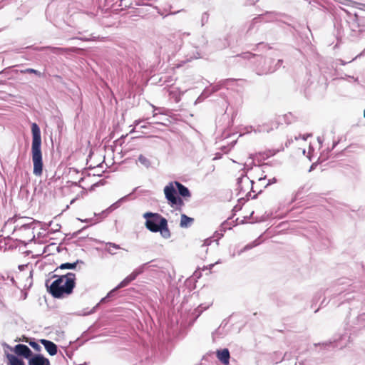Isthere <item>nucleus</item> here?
<instances>
[{"instance_id":"16","label":"nucleus","mask_w":365,"mask_h":365,"mask_svg":"<svg viewBox=\"0 0 365 365\" xmlns=\"http://www.w3.org/2000/svg\"><path fill=\"white\" fill-rule=\"evenodd\" d=\"M40 342L51 356H54L57 354L58 347L53 341L43 339L40 340Z\"/></svg>"},{"instance_id":"54","label":"nucleus","mask_w":365,"mask_h":365,"mask_svg":"<svg viewBox=\"0 0 365 365\" xmlns=\"http://www.w3.org/2000/svg\"><path fill=\"white\" fill-rule=\"evenodd\" d=\"M291 142H292V140H289V141H288V143H289V144H290V143H291Z\"/></svg>"},{"instance_id":"46","label":"nucleus","mask_w":365,"mask_h":365,"mask_svg":"<svg viewBox=\"0 0 365 365\" xmlns=\"http://www.w3.org/2000/svg\"><path fill=\"white\" fill-rule=\"evenodd\" d=\"M153 108H154V111H155V110H159L160 109V108H155V107H154V106H153Z\"/></svg>"},{"instance_id":"42","label":"nucleus","mask_w":365,"mask_h":365,"mask_svg":"<svg viewBox=\"0 0 365 365\" xmlns=\"http://www.w3.org/2000/svg\"><path fill=\"white\" fill-rule=\"evenodd\" d=\"M78 38L80 40H82V41H88L91 40L90 38Z\"/></svg>"},{"instance_id":"18","label":"nucleus","mask_w":365,"mask_h":365,"mask_svg":"<svg viewBox=\"0 0 365 365\" xmlns=\"http://www.w3.org/2000/svg\"><path fill=\"white\" fill-rule=\"evenodd\" d=\"M231 229V222H229L227 220L224 221L220 226L219 229L215 231V237H217V239H220L224 235V232L227 230Z\"/></svg>"},{"instance_id":"10","label":"nucleus","mask_w":365,"mask_h":365,"mask_svg":"<svg viewBox=\"0 0 365 365\" xmlns=\"http://www.w3.org/2000/svg\"><path fill=\"white\" fill-rule=\"evenodd\" d=\"M137 189L138 187L134 188L131 193L120 198L118 201L113 203L110 207L103 210L101 213L98 215L95 214V215L99 216L101 217V220L106 218L113 210L118 208L123 202H125L128 199V197L137 190Z\"/></svg>"},{"instance_id":"50","label":"nucleus","mask_w":365,"mask_h":365,"mask_svg":"<svg viewBox=\"0 0 365 365\" xmlns=\"http://www.w3.org/2000/svg\"><path fill=\"white\" fill-rule=\"evenodd\" d=\"M341 62L342 65H345L346 64V63L344 61H341Z\"/></svg>"},{"instance_id":"7","label":"nucleus","mask_w":365,"mask_h":365,"mask_svg":"<svg viewBox=\"0 0 365 365\" xmlns=\"http://www.w3.org/2000/svg\"><path fill=\"white\" fill-rule=\"evenodd\" d=\"M164 193L171 207H181L184 205L182 200L177 193L174 182H170L165 187Z\"/></svg>"},{"instance_id":"55","label":"nucleus","mask_w":365,"mask_h":365,"mask_svg":"<svg viewBox=\"0 0 365 365\" xmlns=\"http://www.w3.org/2000/svg\"><path fill=\"white\" fill-rule=\"evenodd\" d=\"M291 142H292V140H289V141H288V143H289V144H290V143H291Z\"/></svg>"},{"instance_id":"20","label":"nucleus","mask_w":365,"mask_h":365,"mask_svg":"<svg viewBox=\"0 0 365 365\" xmlns=\"http://www.w3.org/2000/svg\"><path fill=\"white\" fill-rule=\"evenodd\" d=\"M253 182H254L252 180H250L249 178L246 176L242 175V177L238 178L237 182V190H238L239 194L245 191L244 190L242 184H246L247 185L251 184L252 185Z\"/></svg>"},{"instance_id":"28","label":"nucleus","mask_w":365,"mask_h":365,"mask_svg":"<svg viewBox=\"0 0 365 365\" xmlns=\"http://www.w3.org/2000/svg\"><path fill=\"white\" fill-rule=\"evenodd\" d=\"M365 314H361L359 315L358 317H357V322H358V326L357 327H354V332L359 329H361L362 327H365V325L362 324V322L365 320Z\"/></svg>"},{"instance_id":"51","label":"nucleus","mask_w":365,"mask_h":365,"mask_svg":"<svg viewBox=\"0 0 365 365\" xmlns=\"http://www.w3.org/2000/svg\"><path fill=\"white\" fill-rule=\"evenodd\" d=\"M140 128H146V126H145V125H143Z\"/></svg>"},{"instance_id":"23","label":"nucleus","mask_w":365,"mask_h":365,"mask_svg":"<svg viewBox=\"0 0 365 365\" xmlns=\"http://www.w3.org/2000/svg\"><path fill=\"white\" fill-rule=\"evenodd\" d=\"M34 222L29 223H24L21 225H16L14 228V232H18L22 230H34V227H33Z\"/></svg>"},{"instance_id":"41","label":"nucleus","mask_w":365,"mask_h":365,"mask_svg":"<svg viewBox=\"0 0 365 365\" xmlns=\"http://www.w3.org/2000/svg\"><path fill=\"white\" fill-rule=\"evenodd\" d=\"M140 122H141V120H135L134 121V126L135 127V126L138 125Z\"/></svg>"},{"instance_id":"21","label":"nucleus","mask_w":365,"mask_h":365,"mask_svg":"<svg viewBox=\"0 0 365 365\" xmlns=\"http://www.w3.org/2000/svg\"><path fill=\"white\" fill-rule=\"evenodd\" d=\"M193 222V218L187 216L185 214H182L180 217V226L182 228H187L191 226Z\"/></svg>"},{"instance_id":"37","label":"nucleus","mask_w":365,"mask_h":365,"mask_svg":"<svg viewBox=\"0 0 365 365\" xmlns=\"http://www.w3.org/2000/svg\"><path fill=\"white\" fill-rule=\"evenodd\" d=\"M277 182V180L275 178H273L272 179L269 180L268 182L264 185V187H267L268 185Z\"/></svg>"},{"instance_id":"1","label":"nucleus","mask_w":365,"mask_h":365,"mask_svg":"<svg viewBox=\"0 0 365 365\" xmlns=\"http://www.w3.org/2000/svg\"><path fill=\"white\" fill-rule=\"evenodd\" d=\"M53 277H57L51 285H48L46 282L48 292L52 297L57 299H61L70 295L76 286V274L73 272H68L66 274L57 276L53 275Z\"/></svg>"},{"instance_id":"38","label":"nucleus","mask_w":365,"mask_h":365,"mask_svg":"<svg viewBox=\"0 0 365 365\" xmlns=\"http://www.w3.org/2000/svg\"><path fill=\"white\" fill-rule=\"evenodd\" d=\"M257 131L258 132H262V131H267V132H269V129H266L264 126L263 127H259L258 129H257ZM255 132H257V130H255Z\"/></svg>"},{"instance_id":"34","label":"nucleus","mask_w":365,"mask_h":365,"mask_svg":"<svg viewBox=\"0 0 365 365\" xmlns=\"http://www.w3.org/2000/svg\"><path fill=\"white\" fill-rule=\"evenodd\" d=\"M311 136V134H307V135H299L298 136H295V140H299V138H302L304 140H307V138Z\"/></svg>"},{"instance_id":"52","label":"nucleus","mask_w":365,"mask_h":365,"mask_svg":"<svg viewBox=\"0 0 365 365\" xmlns=\"http://www.w3.org/2000/svg\"><path fill=\"white\" fill-rule=\"evenodd\" d=\"M157 115H158V113H153V117H155Z\"/></svg>"},{"instance_id":"3","label":"nucleus","mask_w":365,"mask_h":365,"mask_svg":"<svg viewBox=\"0 0 365 365\" xmlns=\"http://www.w3.org/2000/svg\"><path fill=\"white\" fill-rule=\"evenodd\" d=\"M32 144L31 154L34 163V174L36 176H41L43 173V160L41 152V134L39 126L37 123L31 124Z\"/></svg>"},{"instance_id":"53","label":"nucleus","mask_w":365,"mask_h":365,"mask_svg":"<svg viewBox=\"0 0 365 365\" xmlns=\"http://www.w3.org/2000/svg\"><path fill=\"white\" fill-rule=\"evenodd\" d=\"M336 143H334L333 145L332 149L336 146Z\"/></svg>"},{"instance_id":"5","label":"nucleus","mask_w":365,"mask_h":365,"mask_svg":"<svg viewBox=\"0 0 365 365\" xmlns=\"http://www.w3.org/2000/svg\"><path fill=\"white\" fill-rule=\"evenodd\" d=\"M351 333L346 331L337 332L334 336L332 340L323 342L322 344H315L314 346H320L324 349H329L330 347L342 349L346 347L351 341Z\"/></svg>"},{"instance_id":"6","label":"nucleus","mask_w":365,"mask_h":365,"mask_svg":"<svg viewBox=\"0 0 365 365\" xmlns=\"http://www.w3.org/2000/svg\"><path fill=\"white\" fill-rule=\"evenodd\" d=\"M189 36V33L177 32L173 34L164 46L165 50L171 56H175L181 48L182 45V36Z\"/></svg>"},{"instance_id":"24","label":"nucleus","mask_w":365,"mask_h":365,"mask_svg":"<svg viewBox=\"0 0 365 365\" xmlns=\"http://www.w3.org/2000/svg\"><path fill=\"white\" fill-rule=\"evenodd\" d=\"M78 263H83V261L77 259L75 262H73V263H70V262L63 263V264H61L57 268V269H76V266H77V264Z\"/></svg>"},{"instance_id":"19","label":"nucleus","mask_w":365,"mask_h":365,"mask_svg":"<svg viewBox=\"0 0 365 365\" xmlns=\"http://www.w3.org/2000/svg\"><path fill=\"white\" fill-rule=\"evenodd\" d=\"M174 184L175 185L178 194L180 196L183 197H190L191 196V193L186 186L178 181H175Z\"/></svg>"},{"instance_id":"14","label":"nucleus","mask_w":365,"mask_h":365,"mask_svg":"<svg viewBox=\"0 0 365 365\" xmlns=\"http://www.w3.org/2000/svg\"><path fill=\"white\" fill-rule=\"evenodd\" d=\"M206 43V40L204 38L203 36H202L200 46L205 45ZM192 47L195 48V51H192V53H188L186 55V61L185 62L190 61L192 59H197L201 58V52L199 50L200 45H193Z\"/></svg>"},{"instance_id":"25","label":"nucleus","mask_w":365,"mask_h":365,"mask_svg":"<svg viewBox=\"0 0 365 365\" xmlns=\"http://www.w3.org/2000/svg\"><path fill=\"white\" fill-rule=\"evenodd\" d=\"M106 247L105 248V250L110 255L115 254V252H113V249H115V250L120 249V245L113 243V242H106Z\"/></svg>"},{"instance_id":"12","label":"nucleus","mask_w":365,"mask_h":365,"mask_svg":"<svg viewBox=\"0 0 365 365\" xmlns=\"http://www.w3.org/2000/svg\"><path fill=\"white\" fill-rule=\"evenodd\" d=\"M14 351L17 356H23L29 360L33 355L31 350L25 344H19L14 348Z\"/></svg>"},{"instance_id":"8","label":"nucleus","mask_w":365,"mask_h":365,"mask_svg":"<svg viewBox=\"0 0 365 365\" xmlns=\"http://www.w3.org/2000/svg\"><path fill=\"white\" fill-rule=\"evenodd\" d=\"M351 291L352 289L350 287V286L345 284L344 279H339L331 287L328 288L324 292V294L328 296L335 297L336 296H340L344 293H346V294H349Z\"/></svg>"},{"instance_id":"40","label":"nucleus","mask_w":365,"mask_h":365,"mask_svg":"<svg viewBox=\"0 0 365 365\" xmlns=\"http://www.w3.org/2000/svg\"><path fill=\"white\" fill-rule=\"evenodd\" d=\"M214 265L215 264H210L207 267H204L203 269H211Z\"/></svg>"},{"instance_id":"4","label":"nucleus","mask_w":365,"mask_h":365,"mask_svg":"<svg viewBox=\"0 0 365 365\" xmlns=\"http://www.w3.org/2000/svg\"><path fill=\"white\" fill-rule=\"evenodd\" d=\"M145 219V226L152 232H160L164 239L171 237V232L168 227V220L159 213L148 212L143 214Z\"/></svg>"},{"instance_id":"56","label":"nucleus","mask_w":365,"mask_h":365,"mask_svg":"<svg viewBox=\"0 0 365 365\" xmlns=\"http://www.w3.org/2000/svg\"><path fill=\"white\" fill-rule=\"evenodd\" d=\"M31 234L33 235V237H35V235H34L33 232H31Z\"/></svg>"},{"instance_id":"36","label":"nucleus","mask_w":365,"mask_h":365,"mask_svg":"<svg viewBox=\"0 0 365 365\" xmlns=\"http://www.w3.org/2000/svg\"><path fill=\"white\" fill-rule=\"evenodd\" d=\"M207 308V307H203L202 305H200L197 309H196V311L199 313V314L200 313H202L203 312V310H205Z\"/></svg>"},{"instance_id":"2","label":"nucleus","mask_w":365,"mask_h":365,"mask_svg":"<svg viewBox=\"0 0 365 365\" xmlns=\"http://www.w3.org/2000/svg\"><path fill=\"white\" fill-rule=\"evenodd\" d=\"M240 56L247 59L252 64L257 75H266L274 72L282 63L283 60H276L272 57H265L250 52L243 53Z\"/></svg>"},{"instance_id":"47","label":"nucleus","mask_w":365,"mask_h":365,"mask_svg":"<svg viewBox=\"0 0 365 365\" xmlns=\"http://www.w3.org/2000/svg\"><path fill=\"white\" fill-rule=\"evenodd\" d=\"M314 169V164L311 166L309 171H312Z\"/></svg>"},{"instance_id":"35","label":"nucleus","mask_w":365,"mask_h":365,"mask_svg":"<svg viewBox=\"0 0 365 365\" xmlns=\"http://www.w3.org/2000/svg\"><path fill=\"white\" fill-rule=\"evenodd\" d=\"M208 19V15L207 13H204L202 16V25L203 26L204 25V23L205 22H207Z\"/></svg>"},{"instance_id":"39","label":"nucleus","mask_w":365,"mask_h":365,"mask_svg":"<svg viewBox=\"0 0 365 365\" xmlns=\"http://www.w3.org/2000/svg\"><path fill=\"white\" fill-rule=\"evenodd\" d=\"M98 305H96V307H94L90 312H86V313H83V315H88V314H91L93 313H94L96 312V308L97 307Z\"/></svg>"},{"instance_id":"43","label":"nucleus","mask_w":365,"mask_h":365,"mask_svg":"<svg viewBox=\"0 0 365 365\" xmlns=\"http://www.w3.org/2000/svg\"><path fill=\"white\" fill-rule=\"evenodd\" d=\"M364 53H365V48H364V51H363L362 53H361L359 55H358L357 56H356V57H355L352 61H354V59H356L357 57L362 56Z\"/></svg>"},{"instance_id":"31","label":"nucleus","mask_w":365,"mask_h":365,"mask_svg":"<svg viewBox=\"0 0 365 365\" xmlns=\"http://www.w3.org/2000/svg\"><path fill=\"white\" fill-rule=\"evenodd\" d=\"M207 90L205 89L202 93L197 98V101H195V103H197V102H200L201 101H202L205 98H207L210 94H207Z\"/></svg>"},{"instance_id":"33","label":"nucleus","mask_w":365,"mask_h":365,"mask_svg":"<svg viewBox=\"0 0 365 365\" xmlns=\"http://www.w3.org/2000/svg\"><path fill=\"white\" fill-rule=\"evenodd\" d=\"M257 245H258V244L256 242V241H255V242H253L252 244H248V245H247L245 247L244 250H248L252 249V247H254L257 246Z\"/></svg>"},{"instance_id":"15","label":"nucleus","mask_w":365,"mask_h":365,"mask_svg":"<svg viewBox=\"0 0 365 365\" xmlns=\"http://www.w3.org/2000/svg\"><path fill=\"white\" fill-rule=\"evenodd\" d=\"M29 365H51L49 360L41 354L32 355Z\"/></svg>"},{"instance_id":"22","label":"nucleus","mask_w":365,"mask_h":365,"mask_svg":"<svg viewBox=\"0 0 365 365\" xmlns=\"http://www.w3.org/2000/svg\"><path fill=\"white\" fill-rule=\"evenodd\" d=\"M6 357L9 360L7 365H25L24 361L15 355L7 354Z\"/></svg>"},{"instance_id":"48","label":"nucleus","mask_w":365,"mask_h":365,"mask_svg":"<svg viewBox=\"0 0 365 365\" xmlns=\"http://www.w3.org/2000/svg\"><path fill=\"white\" fill-rule=\"evenodd\" d=\"M76 49H77L76 48H70L71 51H75Z\"/></svg>"},{"instance_id":"17","label":"nucleus","mask_w":365,"mask_h":365,"mask_svg":"<svg viewBox=\"0 0 365 365\" xmlns=\"http://www.w3.org/2000/svg\"><path fill=\"white\" fill-rule=\"evenodd\" d=\"M217 356L222 364L225 365H227L229 364L230 355L228 349L217 350Z\"/></svg>"},{"instance_id":"27","label":"nucleus","mask_w":365,"mask_h":365,"mask_svg":"<svg viewBox=\"0 0 365 365\" xmlns=\"http://www.w3.org/2000/svg\"><path fill=\"white\" fill-rule=\"evenodd\" d=\"M23 73H34L38 77H44V73H41L39 71L34 68H26L21 71Z\"/></svg>"},{"instance_id":"49","label":"nucleus","mask_w":365,"mask_h":365,"mask_svg":"<svg viewBox=\"0 0 365 365\" xmlns=\"http://www.w3.org/2000/svg\"><path fill=\"white\" fill-rule=\"evenodd\" d=\"M135 131V128H133L131 130H130V133H133Z\"/></svg>"},{"instance_id":"44","label":"nucleus","mask_w":365,"mask_h":365,"mask_svg":"<svg viewBox=\"0 0 365 365\" xmlns=\"http://www.w3.org/2000/svg\"><path fill=\"white\" fill-rule=\"evenodd\" d=\"M265 178H266V177H265V176H264V178H260L259 179V182H262V181L264 180H265Z\"/></svg>"},{"instance_id":"29","label":"nucleus","mask_w":365,"mask_h":365,"mask_svg":"<svg viewBox=\"0 0 365 365\" xmlns=\"http://www.w3.org/2000/svg\"><path fill=\"white\" fill-rule=\"evenodd\" d=\"M118 289H116V287H115L114 289H113L111 291H110L107 294V295L101 299V302H107L109 298H111V297H113L115 295L116 291L118 290Z\"/></svg>"},{"instance_id":"13","label":"nucleus","mask_w":365,"mask_h":365,"mask_svg":"<svg viewBox=\"0 0 365 365\" xmlns=\"http://www.w3.org/2000/svg\"><path fill=\"white\" fill-rule=\"evenodd\" d=\"M275 16V14L273 12H267L264 14L259 15L257 17H255L252 19L248 29L247 32L250 31L253 28L255 24L262 21H271Z\"/></svg>"},{"instance_id":"32","label":"nucleus","mask_w":365,"mask_h":365,"mask_svg":"<svg viewBox=\"0 0 365 365\" xmlns=\"http://www.w3.org/2000/svg\"><path fill=\"white\" fill-rule=\"evenodd\" d=\"M46 48H48V49L51 50V51L53 53H58V51H63V50H64V48H58V47H50V46L46 47Z\"/></svg>"},{"instance_id":"11","label":"nucleus","mask_w":365,"mask_h":365,"mask_svg":"<svg viewBox=\"0 0 365 365\" xmlns=\"http://www.w3.org/2000/svg\"><path fill=\"white\" fill-rule=\"evenodd\" d=\"M239 82H244L242 79H235V78H227L220 81L217 84L215 85L212 88V93L217 92L222 88H230V86L234 85H238Z\"/></svg>"},{"instance_id":"9","label":"nucleus","mask_w":365,"mask_h":365,"mask_svg":"<svg viewBox=\"0 0 365 365\" xmlns=\"http://www.w3.org/2000/svg\"><path fill=\"white\" fill-rule=\"evenodd\" d=\"M151 262L152 261L144 263L139 266L138 267H137L136 269H135L131 274L127 276L123 281H121L116 286V289H121L128 286L131 282L135 280L138 275L141 274L145 270L148 269V268L150 267V264Z\"/></svg>"},{"instance_id":"45","label":"nucleus","mask_w":365,"mask_h":365,"mask_svg":"<svg viewBox=\"0 0 365 365\" xmlns=\"http://www.w3.org/2000/svg\"><path fill=\"white\" fill-rule=\"evenodd\" d=\"M360 5L363 6V8H360V9L365 11V4H360Z\"/></svg>"},{"instance_id":"26","label":"nucleus","mask_w":365,"mask_h":365,"mask_svg":"<svg viewBox=\"0 0 365 365\" xmlns=\"http://www.w3.org/2000/svg\"><path fill=\"white\" fill-rule=\"evenodd\" d=\"M138 162L146 168H149L151 166L150 160L143 155H140L138 158Z\"/></svg>"},{"instance_id":"30","label":"nucleus","mask_w":365,"mask_h":365,"mask_svg":"<svg viewBox=\"0 0 365 365\" xmlns=\"http://www.w3.org/2000/svg\"><path fill=\"white\" fill-rule=\"evenodd\" d=\"M29 345L36 351H41V346L34 341H29Z\"/></svg>"}]
</instances>
